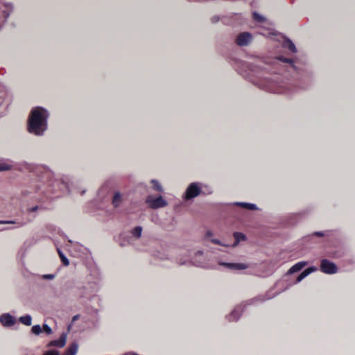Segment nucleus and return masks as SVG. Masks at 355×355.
Instances as JSON below:
<instances>
[{
  "mask_svg": "<svg viewBox=\"0 0 355 355\" xmlns=\"http://www.w3.org/2000/svg\"><path fill=\"white\" fill-rule=\"evenodd\" d=\"M78 318H79V315H74V316L73 317L72 320H73V321H75V320H78Z\"/></svg>",
  "mask_w": 355,
  "mask_h": 355,
  "instance_id": "79ce46f5",
  "label": "nucleus"
},
{
  "mask_svg": "<svg viewBox=\"0 0 355 355\" xmlns=\"http://www.w3.org/2000/svg\"><path fill=\"white\" fill-rule=\"evenodd\" d=\"M252 40V35L248 32H243L238 35L236 43L238 46H245L248 45Z\"/></svg>",
  "mask_w": 355,
  "mask_h": 355,
  "instance_id": "0eeeda50",
  "label": "nucleus"
},
{
  "mask_svg": "<svg viewBox=\"0 0 355 355\" xmlns=\"http://www.w3.org/2000/svg\"><path fill=\"white\" fill-rule=\"evenodd\" d=\"M58 252L59 256L62 261V263L66 266H69V261L68 259L64 256L63 252L61 250H60L59 249H58Z\"/></svg>",
  "mask_w": 355,
  "mask_h": 355,
  "instance_id": "b1692460",
  "label": "nucleus"
},
{
  "mask_svg": "<svg viewBox=\"0 0 355 355\" xmlns=\"http://www.w3.org/2000/svg\"><path fill=\"white\" fill-rule=\"evenodd\" d=\"M146 203L151 209H159L165 207L168 205L167 201L161 196L155 198L153 196H147Z\"/></svg>",
  "mask_w": 355,
  "mask_h": 355,
  "instance_id": "20e7f679",
  "label": "nucleus"
},
{
  "mask_svg": "<svg viewBox=\"0 0 355 355\" xmlns=\"http://www.w3.org/2000/svg\"><path fill=\"white\" fill-rule=\"evenodd\" d=\"M5 224H16L17 227H24L26 223L22 222V221H15V220H0V225H5ZM14 227H0V232L4 231V230H13Z\"/></svg>",
  "mask_w": 355,
  "mask_h": 355,
  "instance_id": "f8f14e48",
  "label": "nucleus"
},
{
  "mask_svg": "<svg viewBox=\"0 0 355 355\" xmlns=\"http://www.w3.org/2000/svg\"><path fill=\"white\" fill-rule=\"evenodd\" d=\"M192 260H193V263L198 266H202V263L200 261H198V260H195L194 258H191Z\"/></svg>",
  "mask_w": 355,
  "mask_h": 355,
  "instance_id": "f704fd0d",
  "label": "nucleus"
},
{
  "mask_svg": "<svg viewBox=\"0 0 355 355\" xmlns=\"http://www.w3.org/2000/svg\"><path fill=\"white\" fill-rule=\"evenodd\" d=\"M253 19L259 23H263L266 21V18L264 17L261 16L256 12H253Z\"/></svg>",
  "mask_w": 355,
  "mask_h": 355,
  "instance_id": "393cba45",
  "label": "nucleus"
},
{
  "mask_svg": "<svg viewBox=\"0 0 355 355\" xmlns=\"http://www.w3.org/2000/svg\"><path fill=\"white\" fill-rule=\"evenodd\" d=\"M31 331L35 335H39L42 332V327L39 324L34 325L31 328Z\"/></svg>",
  "mask_w": 355,
  "mask_h": 355,
  "instance_id": "bb28decb",
  "label": "nucleus"
},
{
  "mask_svg": "<svg viewBox=\"0 0 355 355\" xmlns=\"http://www.w3.org/2000/svg\"><path fill=\"white\" fill-rule=\"evenodd\" d=\"M55 277V275L54 274H46L42 275V279H47V280H52Z\"/></svg>",
  "mask_w": 355,
  "mask_h": 355,
  "instance_id": "c756f323",
  "label": "nucleus"
},
{
  "mask_svg": "<svg viewBox=\"0 0 355 355\" xmlns=\"http://www.w3.org/2000/svg\"><path fill=\"white\" fill-rule=\"evenodd\" d=\"M317 270L315 267H309L305 269L297 278L296 282H301L303 279L307 277L309 274Z\"/></svg>",
  "mask_w": 355,
  "mask_h": 355,
  "instance_id": "4468645a",
  "label": "nucleus"
},
{
  "mask_svg": "<svg viewBox=\"0 0 355 355\" xmlns=\"http://www.w3.org/2000/svg\"><path fill=\"white\" fill-rule=\"evenodd\" d=\"M123 355H139V354H138L137 353L134 352H129L125 353Z\"/></svg>",
  "mask_w": 355,
  "mask_h": 355,
  "instance_id": "58836bf2",
  "label": "nucleus"
},
{
  "mask_svg": "<svg viewBox=\"0 0 355 355\" xmlns=\"http://www.w3.org/2000/svg\"><path fill=\"white\" fill-rule=\"evenodd\" d=\"M19 321L26 326H31L32 324V317L30 315L21 316Z\"/></svg>",
  "mask_w": 355,
  "mask_h": 355,
  "instance_id": "412c9836",
  "label": "nucleus"
},
{
  "mask_svg": "<svg viewBox=\"0 0 355 355\" xmlns=\"http://www.w3.org/2000/svg\"><path fill=\"white\" fill-rule=\"evenodd\" d=\"M234 237L235 242L232 245L233 248L236 247L241 241H244L246 239L245 236L241 232H234Z\"/></svg>",
  "mask_w": 355,
  "mask_h": 355,
  "instance_id": "6ab92c4d",
  "label": "nucleus"
},
{
  "mask_svg": "<svg viewBox=\"0 0 355 355\" xmlns=\"http://www.w3.org/2000/svg\"><path fill=\"white\" fill-rule=\"evenodd\" d=\"M220 266H225L231 270H244L248 268V266L245 263H226L220 262Z\"/></svg>",
  "mask_w": 355,
  "mask_h": 355,
  "instance_id": "9d476101",
  "label": "nucleus"
},
{
  "mask_svg": "<svg viewBox=\"0 0 355 355\" xmlns=\"http://www.w3.org/2000/svg\"><path fill=\"white\" fill-rule=\"evenodd\" d=\"M10 166L6 163H0V171H5L10 169Z\"/></svg>",
  "mask_w": 355,
  "mask_h": 355,
  "instance_id": "c85d7f7f",
  "label": "nucleus"
},
{
  "mask_svg": "<svg viewBox=\"0 0 355 355\" xmlns=\"http://www.w3.org/2000/svg\"><path fill=\"white\" fill-rule=\"evenodd\" d=\"M313 234L315 236H324V233L322 232H315L313 233Z\"/></svg>",
  "mask_w": 355,
  "mask_h": 355,
  "instance_id": "e433bc0d",
  "label": "nucleus"
},
{
  "mask_svg": "<svg viewBox=\"0 0 355 355\" xmlns=\"http://www.w3.org/2000/svg\"><path fill=\"white\" fill-rule=\"evenodd\" d=\"M45 354L46 355H59L58 352L55 350H49L47 351Z\"/></svg>",
  "mask_w": 355,
  "mask_h": 355,
  "instance_id": "473e14b6",
  "label": "nucleus"
},
{
  "mask_svg": "<svg viewBox=\"0 0 355 355\" xmlns=\"http://www.w3.org/2000/svg\"><path fill=\"white\" fill-rule=\"evenodd\" d=\"M278 59L283 62H285V63H289L291 64V66L295 69H296L295 68V66L294 65V61L293 59H290V58H284L283 56H280L278 58Z\"/></svg>",
  "mask_w": 355,
  "mask_h": 355,
  "instance_id": "a878e982",
  "label": "nucleus"
},
{
  "mask_svg": "<svg viewBox=\"0 0 355 355\" xmlns=\"http://www.w3.org/2000/svg\"><path fill=\"white\" fill-rule=\"evenodd\" d=\"M317 270L315 267H309L305 269L297 278L296 282H301L303 279L307 277L309 274Z\"/></svg>",
  "mask_w": 355,
  "mask_h": 355,
  "instance_id": "2eb2a0df",
  "label": "nucleus"
},
{
  "mask_svg": "<svg viewBox=\"0 0 355 355\" xmlns=\"http://www.w3.org/2000/svg\"><path fill=\"white\" fill-rule=\"evenodd\" d=\"M213 236V233L211 231H207L205 235L206 238H210Z\"/></svg>",
  "mask_w": 355,
  "mask_h": 355,
  "instance_id": "4c0bfd02",
  "label": "nucleus"
},
{
  "mask_svg": "<svg viewBox=\"0 0 355 355\" xmlns=\"http://www.w3.org/2000/svg\"><path fill=\"white\" fill-rule=\"evenodd\" d=\"M268 299H269V297H268ZM266 300H267L266 297H265L263 296H259V297H255L253 299H250V300H248L247 302H245V303H243V304L237 306L234 309V310L232 311V313L228 316H227L228 320L230 322L236 321L239 318L241 313L243 311V308L246 305L254 304L258 301L263 302Z\"/></svg>",
  "mask_w": 355,
  "mask_h": 355,
  "instance_id": "7ed1b4c3",
  "label": "nucleus"
},
{
  "mask_svg": "<svg viewBox=\"0 0 355 355\" xmlns=\"http://www.w3.org/2000/svg\"><path fill=\"white\" fill-rule=\"evenodd\" d=\"M320 270L325 274L333 275L338 272V267L334 262L323 259L320 262Z\"/></svg>",
  "mask_w": 355,
  "mask_h": 355,
  "instance_id": "423d86ee",
  "label": "nucleus"
},
{
  "mask_svg": "<svg viewBox=\"0 0 355 355\" xmlns=\"http://www.w3.org/2000/svg\"><path fill=\"white\" fill-rule=\"evenodd\" d=\"M87 294H89V293H88V292H86V291H85V292H82V293H81V296H82V297H85V296H86Z\"/></svg>",
  "mask_w": 355,
  "mask_h": 355,
  "instance_id": "a19ab883",
  "label": "nucleus"
},
{
  "mask_svg": "<svg viewBox=\"0 0 355 355\" xmlns=\"http://www.w3.org/2000/svg\"><path fill=\"white\" fill-rule=\"evenodd\" d=\"M39 209V206L36 205L33 207L28 208V212H35Z\"/></svg>",
  "mask_w": 355,
  "mask_h": 355,
  "instance_id": "72a5a7b5",
  "label": "nucleus"
},
{
  "mask_svg": "<svg viewBox=\"0 0 355 355\" xmlns=\"http://www.w3.org/2000/svg\"><path fill=\"white\" fill-rule=\"evenodd\" d=\"M269 90L271 92H274V93H283V92H285V90L283 88L282 86H279L277 88H270Z\"/></svg>",
  "mask_w": 355,
  "mask_h": 355,
  "instance_id": "cd10ccee",
  "label": "nucleus"
},
{
  "mask_svg": "<svg viewBox=\"0 0 355 355\" xmlns=\"http://www.w3.org/2000/svg\"><path fill=\"white\" fill-rule=\"evenodd\" d=\"M283 46L284 48H286L288 49V50H290L291 52L293 53H296L297 52V49L295 46V44H293V42L289 40V39H286L284 41V43H283Z\"/></svg>",
  "mask_w": 355,
  "mask_h": 355,
  "instance_id": "a211bd4d",
  "label": "nucleus"
},
{
  "mask_svg": "<svg viewBox=\"0 0 355 355\" xmlns=\"http://www.w3.org/2000/svg\"><path fill=\"white\" fill-rule=\"evenodd\" d=\"M5 9L2 11L4 19L6 21L12 13L15 6L12 2H6L3 3Z\"/></svg>",
  "mask_w": 355,
  "mask_h": 355,
  "instance_id": "9b49d317",
  "label": "nucleus"
},
{
  "mask_svg": "<svg viewBox=\"0 0 355 355\" xmlns=\"http://www.w3.org/2000/svg\"><path fill=\"white\" fill-rule=\"evenodd\" d=\"M42 175L40 178L44 182H46L49 187L53 188V190L60 189L63 192H69L71 186L72 184L71 179L67 176L64 175L59 179L54 178V175L52 171L46 168H41Z\"/></svg>",
  "mask_w": 355,
  "mask_h": 355,
  "instance_id": "f03ea898",
  "label": "nucleus"
},
{
  "mask_svg": "<svg viewBox=\"0 0 355 355\" xmlns=\"http://www.w3.org/2000/svg\"><path fill=\"white\" fill-rule=\"evenodd\" d=\"M67 336V335L66 333H62L59 339L51 341L48 344V347H58L60 348L63 347L66 343Z\"/></svg>",
  "mask_w": 355,
  "mask_h": 355,
  "instance_id": "1a4fd4ad",
  "label": "nucleus"
},
{
  "mask_svg": "<svg viewBox=\"0 0 355 355\" xmlns=\"http://www.w3.org/2000/svg\"><path fill=\"white\" fill-rule=\"evenodd\" d=\"M194 254H195V257L202 256V254H203V251H202V250H198V251H196V252L194 253Z\"/></svg>",
  "mask_w": 355,
  "mask_h": 355,
  "instance_id": "c9c22d12",
  "label": "nucleus"
},
{
  "mask_svg": "<svg viewBox=\"0 0 355 355\" xmlns=\"http://www.w3.org/2000/svg\"><path fill=\"white\" fill-rule=\"evenodd\" d=\"M48 111L41 107L32 109L28 120V131L42 136L47 129Z\"/></svg>",
  "mask_w": 355,
  "mask_h": 355,
  "instance_id": "f257e3e1",
  "label": "nucleus"
},
{
  "mask_svg": "<svg viewBox=\"0 0 355 355\" xmlns=\"http://www.w3.org/2000/svg\"><path fill=\"white\" fill-rule=\"evenodd\" d=\"M0 322L3 327H10L15 324L16 319L10 313H3L0 316Z\"/></svg>",
  "mask_w": 355,
  "mask_h": 355,
  "instance_id": "6e6552de",
  "label": "nucleus"
},
{
  "mask_svg": "<svg viewBox=\"0 0 355 355\" xmlns=\"http://www.w3.org/2000/svg\"><path fill=\"white\" fill-rule=\"evenodd\" d=\"M307 265L306 261H300L293 265L288 271V274H293L294 272L301 270L305 266Z\"/></svg>",
  "mask_w": 355,
  "mask_h": 355,
  "instance_id": "ddd939ff",
  "label": "nucleus"
},
{
  "mask_svg": "<svg viewBox=\"0 0 355 355\" xmlns=\"http://www.w3.org/2000/svg\"><path fill=\"white\" fill-rule=\"evenodd\" d=\"M141 232H142V227L141 226H137L135 228H133L131 231L132 234L137 239H139L141 237Z\"/></svg>",
  "mask_w": 355,
  "mask_h": 355,
  "instance_id": "4be33fe9",
  "label": "nucleus"
},
{
  "mask_svg": "<svg viewBox=\"0 0 355 355\" xmlns=\"http://www.w3.org/2000/svg\"><path fill=\"white\" fill-rule=\"evenodd\" d=\"M151 183L153 184V188L154 190L157 191H159V192H162L163 191V188L162 187V185L159 183V182L156 180H151Z\"/></svg>",
  "mask_w": 355,
  "mask_h": 355,
  "instance_id": "5701e85b",
  "label": "nucleus"
},
{
  "mask_svg": "<svg viewBox=\"0 0 355 355\" xmlns=\"http://www.w3.org/2000/svg\"><path fill=\"white\" fill-rule=\"evenodd\" d=\"M211 243H213L216 245H223V246H228L227 245L223 244V243L220 242V240L216 239H212L211 240Z\"/></svg>",
  "mask_w": 355,
  "mask_h": 355,
  "instance_id": "2f4dec72",
  "label": "nucleus"
},
{
  "mask_svg": "<svg viewBox=\"0 0 355 355\" xmlns=\"http://www.w3.org/2000/svg\"><path fill=\"white\" fill-rule=\"evenodd\" d=\"M78 344L73 343L67 349L63 355H76L78 351Z\"/></svg>",
  "mask_w": 355,
  "mask_h": 355,
  "instance_id": "f3484780",
  "label": "nucleus"
},
{
  "mask_svg": "<svg viewBox=\"0 0 355 355\" xmlns=\"http://www.w3.org/2000/svg\"><path fill=\"white\" fill-rule=\"evenodd\" d=\"M236 205L240 206L243 208L250 209V210H257L258 209L257 205L255 204L252 203H248V202H235Z\"/></svg>",
  "mask_w": 355,
  "mask_h": 355,
  "instance_id": "aec40b11",
  "label": "nucleus"
},
{
  "mask_svg": "<svg viewBox=\"0 0 355 355\" xmlns=\"http://www.w3.org/2000/svg\"><path fill=\"white\" fill-rule=\"evenodd\" d=\"M122 195L120 192H116L112 198V205L114 207H119L122 202Z\"/></svg>",
  "mask_w": 355,
  "mask_h": 355,
  "instance_id": "dca6fc26",
  "label": "nucleus"
},
{
  "mask_svg": "<svg viewBox=\"0 0 355 355\" xmlns=\"http://www.w3.org/2000/svg\"><path fill=\"white\" fill-rule=\"evenodd\" d=\"M43 330L45 333H46L49 335L51 334L53 332L51 328L46 324H43Z\"/></svg>",
  "mask_w": 355,
  "mask_h": 355,
  "instance_id": "7c9ffc66",
  "label": "nucleus"
},
{
  "mask_svg": "<svg viewBox=\"0 0 355 355\" xmlns=\"http://www.w3.org/2000/svg\"><path fill=\"white\" fill-rule=\"evenodd\" d=\"M187 260H185V261H182V260L180 259V260L179 261V263H180V265H183V264H185V263H187Z\"/></svg>",
  "mask_w": 355,
  "mask_h": 355,
  "instance_id": "ea45409f",
  "label": "nucleus"
},
{
  "mask_svg": "<svg viewBox=\"0 0 355 355\" xmlns=\"http://www.w3.org/2000/svg\"><path fill=\"white\" fill-rule=\"evenodd\" d=\"M201 184L199 182H192L187 187L184 198L185 200H191L199 196L201 193Z\"/></svg>",
  "mask_w": 355,
  "mask_h": 355,
  "instance_id": "39448f33",
  "label": "nucleus"
}]
</instances>
